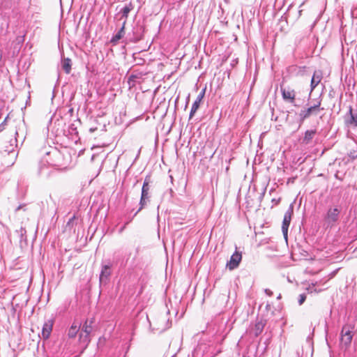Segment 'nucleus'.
Segmentation results:
<instances>
[{
	"instance_id": "obj_1",
	"label": "nucleus",
	"mask_w": 357,
	"mask_h": 357,
	"mask_svg": "<svg viewBox=\"0 0 357 357\" xmlns=\"http://www.w3.org/2000/svg\"><path fill=\"white\" fill-rule=\"evenodd\" d=\"M46 155H47L43 158L40 163L38 173L40 176H45L48 177L50 173L49 172L45 171V169H47L46 165H48L49 166L52 167H60L61 165L59 163L57 160L61 158V153L56 149H54L52 151L47 152Z\"/></svg>"
},
{
	"instance_id": "obj_2",
	"label": "nucleus",
	"mask_w": 357,
	"mask_h": 357,
	"mask_svg": "<svg viewBox=\"0 0 357 357\" xmlns=\"http://www.w3.org/2000/svg\"><path fill=\"white\" fill-rule=\"evenodd\" d=\"M151 182L150 176H146L143 183V185L142 188V193L141 197L139 200V208L137 211L135 213V215H137L138 212H139L142 208H144L147 204L150 202L151 198V185H149Z\"/></svg>"
},
{
	"instance_id": "obj_3",
	"label": "nucleus",
	"mask_w": 357,
	"mask_h": 357,
	"mask_svg": "<svg viewBox=\"0 0 357 357\" xmlns=\"http://www.w3.org/2000/svg\"><path fill=\"white\" fill-rule=\"evenodd\" d=\"M89 321H84L79 334V342L82 345V353L88 347L91 342L90 334L93 331V326L88 325Z\"/></svg>"
},
{
	"instance_id": "obj_4",
	"label": "nucleus",
	"mask_w": 357,
	"mask_h": 357,
	"mask_svg": "<svg viewBox=\"0 0 357 357\" xmlns=\"http://www.w3.org/2000/svg\"><path fill=\"white\" fill-rule=\"evenodd\" d=\"M321 101L319 100L317 104L310 106L307 108L303 109L299 113V126L308 119L312 114H317L320 110Z\"/></svg>"
},
{
	"instance_id": "obj_5",
	"label": "nucleus",
	"mask_w": 357,
	"mask_h": 357,
	"mask_svg": "<svg viewBox=\"0 0 357 357\" xmlns=\"http://www.w3.org/2000/svg\"><path fill=\"white\" fill-rule=\"evenodd\" d=\"M112 263L109 261L107 264H102L101 271L99 276L100 286L105 285L108 283L112 275Z\"/></svg>"
},
{
	"instance_id": "obj_6",
	"label": "nucleus",
	"mask_w": 357,
	"mask_h": 357,
	"mask_svg": "<svg viewBox=\"0 0 357 357\" xmlns=\"http://www.w3.org/2000/svg\"><path fill=\"white\" fill-rule=\"evenodd\" d=\"M280 91L282 98L285 102H289L296 107L298 106L295 103L296 91L294 89L290 87H283L282 86H280Z\"/></svg>"
},
{
	"instance_id": "obj_7",
	"label": "nucleus",
	"mask_w": 357,
	"mask_h": 357,
	"mask_svg": "<svg viewBox=\"0 0 357 357\" xmlns=\"http://www.w3.org/2000/svg\"><path fill=\"white\" fill-rule=\"evenodd\" d=\"M293 212H294V208H293L292 204H291L289 206V208L287 209V211L284 213V219H283L282 225V231L283 236L286 240L287 239L288 229H289V225L291 222Z\"/></svg>"
},
{
	"instance_id": "obj_8",
	"label": "nucleus",
	"mask_w": 357,
	"mask_h": 357,
	"mask_svg": "<svg viewBox=\"0 0 357 357\" xmlns=\"http://www.w3.org/2000/svg\"><path fill=\"white\" fill-rule=\"evenodd\" d=\"M241 259V252L236 250L234 253L231 256L229 261H227L226 267L230 271L234 270L239 266Z\"/></svg>"
},
{
	"instance_id": "obj_9",
	"label": "nucleus",
	"mask_w": 357,
	"mask_h": 357,
	"mask_svg": "<svg viewBox=\"0 0 357 357\" xmlns=\"http://www.w3.org/2000/svg\"><path fill=\"white\" fill-rule=\"evenodd\" d=\"M206 89V88H204L202 89V91L199 92V95L197 96L196 100L193 102L191 109H190V115H189L190 119L193 117V116L195 115V114L199 109L200 102H202V99L204 98V97L205 96Z\"/></svg>"
},
{
	"instance_id": "obj_10",
	"label": "nucleus",
	"mask_w": 357,
	"mask_h": 357,
	"mask_svg": "<svg viewBox=\"0 0 357 357\" xmlns=\"http://www.w3.org/2000/svg\"><path fill=\"white\" fill-rule=\"evenodd\" d=\"M345 123L348 126H357V113L353 112V108L351 106L349 107V112L344 116Z\"/></svg>"
},
{
	"instance_id": "obj_11",
	"label": "nucleus",
	"mask_w": 357,
	"mask_h": 357,
	"mask_svg": "<svg viewBox=\"0 0 357 357\" xmlns=\"http://www.w3.org/2000/svg\"><path fill=\"white\" fill-rule=\"evenodd\" d=\"M353 335L351 334V331L347 328V327L344 326L342 329L341 332V342L346 347H349L351 344L352 340Z\"/></svg>"
},
{
	"instance_id": "obj_12",
	"label": "nucleus",
	"mask_w": 357,
	"mask_h": 357,
	"mask_svg": "<svg viewBox=\"0 0 357 357\" xmlns=\"http://www.w3.org/2000/svg\"><path fill=\"white\" fill-rule=\"evenodd\" d=\"M54 321L52 319H49L45 321L43 326L42 328V336L45 340H47L50 334L52 331Z\"/></svg>"
},
{
	"instance_id": "obj_13",
	"label": "nucleus",
	"mask_w": 357,
	"mask_h": 357,
	"mask_svg": "<svg viewBox=\"0 0 357 357\" xmlns=\"http://www.w3.org/2000/svg\"><path fill=\"white\" fill-rule=\"evenodd\" d=\"M340 211L337 207L329 208L326 219L328 222H335L339 218Z\"/></svg>"
},
{
	"instance_id": "obj_14",
	"label": "nucleus",
	"mask_w": 357,
	"mask_h": 357,
	"mask_svg": "<svg viewBox=\"0 0 357 357\" xmlns=\"http://www.w3.org/2000/svg\"><path fill=\"white\" fill-rule=\"evenodd\" d=\"M133 8L134 6L131 2H130L128 4L126 5L123 8L121 9L119 13L121 15V16L119 20H123V23L124 24H126L128 15Z\"/></svg>"
},
{
	"instance_id": "obj_15",
	"label": "nucleus",
	"mask_w": 357,
	"mask_h": 357,
	"mask_svg": "<svg viewBox=\"0 0 357 357\" xmlns=\"http://www.w3.org/2000/svg\"><path fill=\"white\" fill-rule=\"evenodd\" d=\"M266 321L263 318L257 319L253 328L255 335L259 336L263 331L264 326H266Z\"/></svg>"
},
{
	"instance_id": "obj_16",
	"label": "nucleus",
	"mask_w": 357,
	"mask_h": 357,
	"mask_svg": "<svg viewBox=\"0 0 357 357\" xmlns=\"http://www.w3.org/2000/svg\"><path fill=\"white\" fill-rule=\"evenodd\" d=\"M125 26L126 24L122 23V26L120 28V29L118 31V32L112 36V38L110 40V43L115 45L118 43L119 40H121L125 35Z\"/></svg>"
},
{
	"instance_id": "obj_17",
	"label": "nucleus",
	"mask_w": 357,
	"mask_h": 357,
	"mask_svg": "<svg viewBox=\"0 0 357 357\" xmlns=\"http://www.w3.org/2000/svg\"><path fill=\"white\" fill-rule=\"evenodd\" d=\"M81 324L73 322L68 330L67 335L69 338H75L79 331Z\"/></svg>"
},
{
	"instance_id": "obj_18",
	"label": "nucleus",
	"mask_w": 357,
	"mask_h": 357,
	"mask_svg": "<svg viewBox=\"0 0 357 357\" xmlns=\"http://www.w3.org/2000/svg\"><path fill=\"white\" fill-rule=\"evenodd\" d=\"M321 73L320 71H314L310 82L311 91H312L321 82Z\"/></svg>"
},
{
	"instance_id": "obj_19",
	"label": "nucleus",
	"mask_w": 357,
	"mask_h": 357,
	"mask_svg": "<svg viewBox=\"0 0 357 357\" xmlns=\"http://www.w3.org/2000/svg\"><path fill=\"white\" fill-rule=\"evenodd\" d=\"M307 68L305 66H289L288 70L291 74H294L295 75H303L306 71Z\"/></svg>"
},
{
	"instance_id": "obj_20",
	"label": "nucleus",
	"mask_w": 357,
	"mask_h": 357,
	"mask_svg": "<svg viewBox=\"0 0 357 357\" xmlns=\"http://www.w3.org/2000/svg\"><path fill=\"white\" fill-rule=\"evenodd\" d=\"M317 133L316 130H307L305 132L304 137L302 139V143L304 144H309L312 139L314 138Z\"/></svg>"
},
{
	"instance_id": "obj_21",
	"label": "nucleus",
	"mask_w": 357,
	"mask_h": 357,
	"mask_svg": "<svg viewBox=\"0 0 357 357\" xmlns=\"http://www.w3.org/2000/svg\"><path fill=\"white\" fill-rule=\"evenodd\" d=\"M72 61L69 58H64L61 61V68L66 74L71 71Z\"/></svg>"
},
{
	"instance_id": "obj_22",
	"label": "nucleus",
	"mask_w": 357,
	"mask_h": 357,
	"mask_svg": "<svg viewBox=\"0 0 357 357\" xmlns=\"http://www.w3.org/2000/svg\"><path fill=\"white\" fill-rule=\"evenodd\" d=\"M136 79H137V76L135 75H131L129 77L128 82L130 86H135V82Z\"/></svg>"
},
{
	"instance_id": "obj_23",
	"label": "nucleus",
	"mask_w": 357,
	"mask_h": 357,
	"mask_svg": "<svg viewBox=\"0 0 357 357\" xmlns=\"http://www.w3.org/2000/svg\"><path fill=\"white\" fill-rule=\"evenodd\" d=\"M206 349V344H199L195 350V353L196 355H198L199 352L202 351H204V349Z\"/></svg>"
},
{
	"instance_id": "obj_24",
	"label": "nucleus",
	"mask_w": 357,
	"mask_h": 357,
	"mask_svg": "<svg viewBox=\"0 0 357 357\" xmlns=\"http://www.w3.org/2000/svg\"><path fill=\"white\" fill-rule=\"evenodd\" d=\"M24 41V36H18L15 39V43L17 45L21 46Z\"/></svg>"
},
{
	"instance_id": "obj_25",
	"label": "nucleus",
	"mask_w": 357,
	"mask_h": 357,
	"mask_svg": "<svg viewBox=\"0 0 357 357\" xmlns=\"http://www.w3.org/2000/svg\"><path fill=\"white\" fill-rule=\"evenodd\" d=\"M17 232H19L20 234L21 241L26 239V231L25 229H24L23 227H21L20 231H17Z\"/></svg>"
},
{
	"instance_id": "obj_26",
	"label": "nucleus",
	"mask_w": 357,
	"mask_h": 357,
	"mask_svg": "<svg viewBox=\"0 0 357 357\" xmlns=\"http://www.w3.org/2000/svg\"><path fill=\"white\" fill-rule=\"evenodd\" d=\"M306 300V295L305 294H302L299 295L298 304L301 305Z\"/></svg>"
},
{
	"instance_id": "obj_27",
	"label": "nucleus",
	"mask_w": 357,
	"mask_h": 357,
	"mask_svg": "<svg viewBox=\"0 0 357 357\" xmlns=\"http://www.w3.org/2000/svg\"><path fill=\"white\" fill-rule=\"evenodd\" d=\"M141 39H142V37L140 36L135 35V33H134V38L132 39H131L130 40L133 43H137L139 40H140Z\"/></svg>"
},
{
	"instance_id": "obj_28",
	"label": "nucleus",
	"mask_w": 357,
	"mask_h": 357,
	"mask_svg": "<svg viewBox=\"0 0 357 357\" xmlns=\"http://www.w3.org/2000/svg\"><path fill=\"white\" fill-rule=\"evenodd\" d=\"M264 292L266 293V295H268V296H273V291L269 289H266L264 290Z\"/></svg>"
},
{
	"instance_id": "obj_29",
	"label": "nucleus",
	"mask_w": 357,
	"mask_h": 357,
	"mask_svg": "<svg viewBox=\"0 0 357 357\" xmlns=\"http://www.w3.org/2000/svg\"><path fill=\"white\" fill-rule=\"evenodd\" d=\"M128 224V222H126V223H125V224H124V225H123V226H122V227L119 229V234H121V233L124 231V229H126V225H127Z\"/></svg>"
},
{
	"instance_id": "obj_30",
	"label": "nucleus",
	"mask_w": 357,
	"mask_h": 357,
	"mask_svg": "<svg viewBox=\"0 0 357 357\" xmlns=\"http://www.w3.org/2000/svg\"><path fill=\"white\" fill-rule=\"evenodd\" d=\"M89 321L88 325H89V326H92L93 324L94 323V318H91V319H86V321Z\"/></svg>"
},
{
	"instance_id": "obj_31",
	"label": "nucleus",
	"mask_w": 357,
	"mask_h": 357,
	"mask_svg": "<svg viewBox=\"0 0 357 357\" xmlns=\"http://www.w3.org/2000/svg\"><path fill=\"white\" fill-rule=\"evenodd\" d=\"M219 352H220V351H217V353H215V354H213V353H211L210 354H206V357H213V356H215Z\"/></svg>"
},
{
	"instance_id": "obj_32",
	"label": "nucleus",
	"mask_w": 357,
	"mask_h": 357,
	"mask_svg": "<svg viewBox=\"0 0 357 357\" xmlns=\"http://www.w3.org/2000/svg\"><path fill=\"white\" fill-rule=\"evenodd\" d=\"M3 65V61H2V52L1 50H0V68Z\"/></svg>"
},
{
	"instance_id": "obj_33",
	"label": "nucleus",
	"mask_w": 357,
	"mask_h": 357,
	"mask_svg": "<svg viewBox=\"0 0 357 357\" xmlns=\"http://www.w3.org/2000/svg\"><path fill=\"white\" fill-rule=\"evenodd\" d=\"M96 129H97L96 128H90V130H90V132H94L95 130H96Z\"/></svg>"
},
{
	"instance_id": "obj_34",
	"label": "nucleus",
	"mask_w": 357,
	"mask_h": 357,
	"mask_svg": "<svg viewBox=\"0 0 357 357\" xmlns=\"http://www.w3.org/2000/svg\"><path fill=\"white\" fill-rule=\"evenodd\" d=\"M15 135H16V137H19V133L17 131L15 132Z\"/></svg>"
},
{
	"instance_id": "obj_35",
	"label": "nucleus",
	"mask_w": 357,
	"mask_h": 357,
	"mask_svg": "<svg viewBox=\"0 0 357 357\" xmlns=\"http://www.w3.org/2000/svg\"><path fill=\"white\" fill-rule=\"evenodd\" d=\"M281 298V295L280 294L279 296H278V299H280Z\"/></svg>"
}]
</instances>
